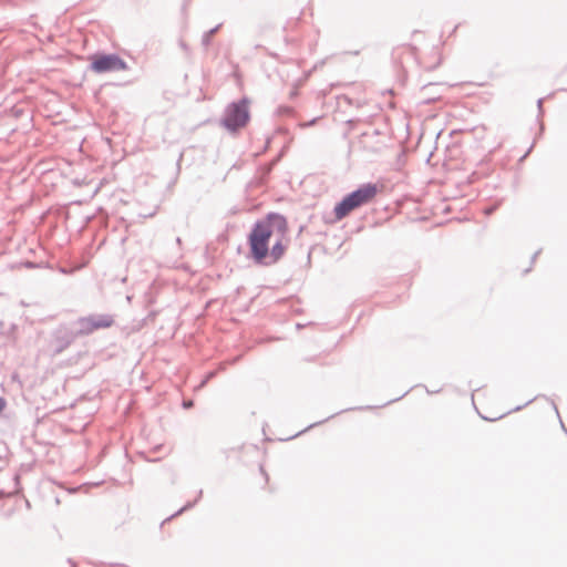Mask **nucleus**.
Masks as SVG:
<instances>
[{
    "mask_svg": "<svg viewBox=\"0 0 567 567\" xmlns=\"http://www.w3.org/2000/svg\"><path fill=\"white\" fill-rule=\"evenodd\" d=\"M248 241L250 254L257 262H277L290 243L287 219L279 214H268L256 223Z\"/></svg>",
    "mask_w": 567,
    "mask_h": 567,
    "instance_id": "nucleus-1",
    "label": "nucleus"
},
{
    "mask_svg": "<svg viewBox=\"0 0 567 567\" xmlns=\"http://www.w3.org/2000/svg\"><path fill=\"white\" fill-rule=\"evenodd\" d=\"M379 193L375 184H364L357 190L346 196L336 207V220H341L347 217L352 210L360 206L370 203Z\"/></svg>",
    "mask_w": 567,
    "mask_h": 567,
    "instance_id": "nucleus-2",
    "label": "nucleus"
},
{
    "mask_svg": "<svg viewBox=\"0 0 567 567\" xmlns=\"http://www.w3.org/2000/svg\"><path fill=\"white\" fill-rule=\"evenodd\" d=\"M248 105L249 102L246 99L230 104L224 117V125L230 131L244 127L249 121Z\"/></svg>",
    "mask_w": 567,
    "mask_h": 567,
    "instance_id": "nucleus-3",
    "label": "nucleus"
},
{
    "mask_svg": "<svg viewBox=\"0 0 567 567\" xmlns=\"http://www.w3.org/2000/svg\"><path fill=\"white\" fill-rule=\"evenodd\" d=\"M91 68L96 73L126 70V63L115 54L95 55Z\"/></svg>",
    "mask_w": 567,
    "mask_h": 567,
    "instance_id": "nucleus-4",
    "label": "nucleus"
},
{
    "mask_svg": "<svg viewBox=\"0 0 567 567\" xmlns=\"http://www.w3.org/2000/svg\"><path fill=\"white\" fill-rule=\"evenodd\" d=\"M113 323L114 319L110 315L90 316L79 320L80 332L83 334H90L95 330L110 328Z\"/></svg>",
    "mask_w": 567,
    "mask_h": 567,
    "instance_id": "nucleus-5",
    "label": "nucleus"
},
{
    "mask_svg": "<svg viewBox=\"0 0 567 567\" xmlns=\"http://www.w3.org/2000/svg\"><path fill=\"white\" fill-rule=\"evenodd\" d=\"M480 413L485 420L489 421H496L505 415L504 411H493L485 403L481 404Z\"/></svg>",
    "mask_w": 567,
    "mask_h": 567,
    "instance_id": "nucleus-6",
    "label": "nucleus"
},
{
    "mask_svg": "<svg viewBox=\"0 0 567 567\" xmlns=\"http://www.w3.org/2000/svg\"><path fill=\"white\" fill-rule=\"evenodd\" d=\"M7 402L3 398L0 396V413L4 410Z\"/></svg>",
    "mask_w": 567,
    "mask_h": 567,
    "instance_id": "nucleus-7",
    "label": "nucleus"
}]
</instances>
